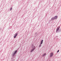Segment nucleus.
<instances>
[{"instance_id": "obj_13", "label": "nucleus", "mask_w": 61, "mask_h": 61, "mask_svg": "<svg viewBox=\"0 0 61 61\" xmlns=\"http://www.w3.org/2000/svg\"><path fill=\"white\" fill-rule=\"evenodd\" d=\"M59 50H58L57 51V53H58V52H59Z\"/></svg>"}, {"instance_id": "obj_9", "label": "nucleus", "mask_w": 61, "mask_h": 61, "mask_svg": "<svg viewBox=\"0 0 61 61\" xmlns=\"http://www.w3.org/2000/svg\"><path fill=\"white\" fill-rule=\"evenodd\" d=\"M41 44H40L39 45V47H41Z\"/></svg>"}, {"instance_id": "obj_3", "label": "nucleus", "mask_w": 61, "mask_h": 61, "mask_svg": "<svg viewBox=\"0 0 61 61\" xmlns=\"http://www.w3.org/2000/svg\"><path fill=\"white\" fill-rule=\"evenodd\" d=\"M17 34H18L17 33L16 34L14 35V38H16V36H17Z\"/></svg>"}, {"instance_id": "obj_11", "label": "nucleus", "mask_w": 61, "mask_h": 61, "mask_svg": "<svg viewBox=\"0 0 61 61\" xmlns=\"http://www.w3.org/2000/svg\"><path fill=\"white\" fill-rule=\"evenodd\" d=\"M15 53H14L13 54V56H15Z\"/></svg>"}, {"instance_id": "obj_6", "label": "nucleus", "mask_w": 61, "mask_h": 61, "mask_svg": "<svg viewBox=\"0 0 61 61\" xmlns=\"http://www.w3.org/2000/svg\"><path fill=\"white\" fill-rule=\"evenodd\" d=\"M43 40H42L41 41V43L40 44H43Z\"/></svg>"}, {"instance_id": "obj_10", "label": "nucleus", "mask_w": 61, "mask_h": 61, "mask_svg": "<svg viewBox=\"0 0 61 61\" xmlns=\"http://www.w3.org/2000/svg\"><path fill=\"white\" fill-rule=\"evenodd\" d=\"M17 51H15L14 53H15L16 54V52H17Z\"/></svg>"}, {"instance_id": "obj_1", "label": "nucleus", "mask_w": 61, "mask_h": 61, "mask_svg": "<svg viewBox=\"0 0 61 61\" xmlns=\"http://www.w3.org/2000/svg\"><path fill=\"white\" fill-rule=\"evenodd\" d=\"M57 16H55L54 17L52 18V20L53 19H57Z\"/></svg>"}, {"instance_id": "obj_12", "label": "nucleus", "mask_w": 61, "mask_h": 61, "mask_svg": "<svg viewBox=\"0 0 61 61\" xmlns=\"http://www.w3.org/2000/svg\"><path fill=\"white\" fill-rule=\"evenodd\" d=\"M12 10V8H11L10 9V10Z\"/></svg>"}, {"instance_id": "obj_8", "label": "nucleus", "mask_w": 61, "mask_h": 61, "mask_svg": "<svg viewBox=\"0 0 61 61\" xmlns=\"http://www.w3.org/2000/svg\"><path fill=\"white\" fill-rule=\"evenodd\" d=\"M46 55V53H44L43 55L42 56H44Z\"/></svg>"}, {"instance_id": "obj_7", "label": "nucleus", "mask_w": 61, "mask_h": 61, "mask_svg": "<svg viewBox=\"0 0 61 61\" xmlns=\"http://www.w3.org/2000/svg\"><path fill=\"white\" fill-rule=\"evenodd\" d=\"M35 49H31V51L30 52H33V51H34V50H35Z\"/></svg>"}, {"instance_id": "obj_2", "label": "nucleus", "mask_w": 61, "mask_h": 61, "mask_svg": "<svg viewBox=\"0 0 61 61\" xmlns=\"http://www.w3.org/2000/svg\"><path fill=\"white\" fill-rule=\"evenodd\" d=\"M53 56V53L51 52L50 53V57H51L52 56Z\"/></svg>"}, {"instance_id": "obj_5", "label": "nucleus", "mask_w": 61, "mask_h": 61, "mask_svg": "<svg viewBox=\"0 0 61 61\" xmlns=\"http://www.w3.org/2000/svg\"><path fill=\"white\" fill-rule=\"evenodd\" d=\"M59 28H60V27L59 26H58L56 29V32H57V31H58V30H59Z\"/></svg>"}, {"instance_id": "obj_4", "label": "nucleus", "mask_w": 61, "mask_h": 61, "mask_svg": "<svg viewBox=\"0 0 61 61\" xmlns=\"http://www.w3.org/2000/svg\"><path fill=\"white\" fill-rule=\"evenodd\" d=\"M32 47L33 49H36V48H35V46H34L33 44L32 45Z\"/></svg>"}]
</instances>
